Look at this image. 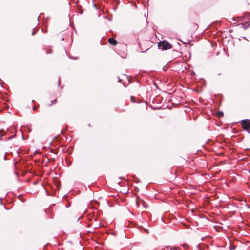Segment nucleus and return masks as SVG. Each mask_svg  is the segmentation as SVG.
<instances>
[{
	"label": "nucleus",
	"instance_id": "4468645a",
	"mask_svg": "<svg viewBox=\"0 0 250 250\" xmlns=\"http://www.w3.org/2000/svg\"><path fill=\"white\" fill-rule=\"evenodd\" d=\"M60 84H61V82H60V80H58V86H60Z\"/></svg>",
	"mask_w": 250,
	"mask_h": 250
},
{
	"label": "nucleus",
	"instance_id": "39448f33",
	"mask_svg": "<svg viewBox=\"0 0 250 250\" xmlns=\"http://www.w3.org/2000/svg\"><path fill=\"white\" fill-rule=\"evenodd\" d=\"M16 136V134H15L13 136H9L8 137V138H6L5 139H4V141H8V140H11V139L13 138L15 136Z\"/></svg>",
	"mask_w": 250,
	"mask_h": 250
},
{
	"label": "nucleus",
	"instance_id": "a211bd4d",
	"mask_svg": "<svg viewBox=\"0 0 250 250\" xmlns=\"http://www.w3.org/2000/svg\"><path fill=\"white\" fill-rule=\"evenodd\" d=\"M136 203L137 206L138 207H139V206H138V202H136Z\"/></svg>",
	"mask_w": 250,
	"mask_h": 250
},
{
	"label": "nucleus",
	"instance_id": "423d86ee",
	"mask_svg": "<svg viewBox=\"0 0 250 250\" xmlns=\"http://www.w3.org/2000/svg\"><path fill=\"white\" fill-rule=\"evenodd\" d=\"M56 102H57V100L56 99L52 101H51V103L49 104V106H51L52 104H54L56 103Z\"/></svg>",
	"mask_w": 250,
	"mask_h": 250
},
{
	"label": "nucleus",
	"instance_id": "7ed1b4c3",
	"mask_svg": "<svg viewBox=\"0 0 250 250\" xmlns=\"http://www.w3.org/2000/svg\"><path fill=\"white\" fill-rule=\"evenodd\" d=\"M250 26V17L248 19L247 21H245L242 24V27L245 29H247Z\"/></svg>",
	"mask_w": 250,
	"mask_h": 250
},
{
	"label": "nucleus",
	"instance_id": "dca6fc26",
	"mask_svg": "<svg viewBox=\"0 0 250 250\" xmlns=\"http://www.w3.org/2000/svg\"><path fill=\"white\" fill-rule=\"evenodd\" d=\"M35 34V31H33L32 33V35H34Z\"/></svg>",
	"mask_w": 250,
	"mask_h": 250
},
{
	"label": "nucleus",
	"instance_id": "f257e3e1",
	"mask_svg": "<svg viewBox=\"0 0 250 250\" xmlns=\"http://www.w3.org/2000/svg\"><path fill=\"white\" fill-rule=\"evenodd\" d=\"M158 48L162 50H167L171 49L172 45L167 41L163 40L158 43Z\"/></svg>",
	"mask_w": 250,
	"mask_h": 250
},
{
	"label": "nucleus",
	"instance_id": "6ab92c4d",
	"mask_svg": "<svg viewBox=\"0 0 250 250\" xmlns=\"http://www.w3.org/2000/svg\"><path fill=\"white\" fill-rule=\"evenodd\" d=\"M33 110H36V107H34V108H33Z\"/></svg>",
	"mask_w": 250,
	"mask_h": 250
},
{
	"label": "nucleus",
	"instance_id": "aec40b11",
	"mask_svg": "<svg viewBox=\"0 0 250 250\" xmlns=\"http://www.w3.org/2000/svg\"><path fill=\"white\" fill-rule=\"evenodd\" d=\"M121 81V79H119V81H120V82Z\"/></svg>",
	"mask_w": 250,
	"mask_h": 250
},
{
	"label": "nucleus",
	"instance_id": "ddd939ff",
	"mask_svg": "<svg viewBox=\"0 0 250 250\" xmlns=\"http://www.w3.org/2000/svg\"><path fill=\"white\" fill-rule=\"evenodd\" d=\"M219 116L220 115L223 116V113L222 112H220L219 113Z\"/></svg>",
	"mask_w": 250,
	"mask_h": 250
},
{
	"label": "nucleus",
	"instance_id": "1a4fd4ad",
	"mask_svg": "<svg viewBox=\"0 0 250 250\" xmlns=\"http://www.w3.org/2000/svg\"><path fill=\"white\" fill-rule=\"evenodd\" d=\"M144 230L146 233H149V230L148 229H146V228H144L143 229Z\"/></svg>",
	"mask_w": 250,
	"mask_h": 250
},
{
	"label": "nucleus",
	"instance_id": "f3484780",
	"mask_svg": "<svg viewBox=\"0 0 250 250\" xmlns=\"http://www.w3.org/2000/svg\"><path fill=\"white\" fill-rule=\"evenodd\" d=\"M39 18H40V17H39V16H38V17H37V21H38V22H39Z\"/></svg>",
	"mask_w": 250,
	"mask_h": 250
},
{
	"label": "nucleus",
	"instance_id": "0eeeda50",
	"mask_svg": "<svg viewBox=\"0 0 250 250\" xmlns=\"http://www.w3.org/2000/svg\"><path fill=\"white\" fill-rule=\"evenodd\" d=\"M240 17H237V16H236V17H232V18H231L232 20L234 21H237V19L238 18H240Z\"/></svg>",
	"mask_w": 250,
	"mask_h": 250
},
{
	"label": "nucleus",
	"instance_id": "20e7f679",
	"mask_svg": "<svg viewBox=\"0 0 250 250\" xmlns=\"http://www.w3.org/2000/svg\"><path fill=\"white\" fill-rule=\"evenodd\" d=\"M108 42L113 46H116L117 44V41L113 38H109L108 40Z\"/></svg>",
	"mask_w": 250,
	"mask_h": 250
},
{
	"label": "nucleus",
	"instance_id": "9b49d317",
	"mask_svg": "<svg viewBox=\"0 0 250 250\" xmlns=\"http://www.w3.org/2000/svg\"><path fill=\"white\" fill-rule=\"evenodd\" d=\"M170 250H177V248L176 247H171Z\"/></svg>",
	"mask_w": 250,
	"mask_h": 250
},
{
	"label": "nucleus",
	"instance_id": "f8f14e48",
	"mask_svg": "<svg viewBox=\"0 0 250 250\" xmlns=\"http://www.w3.org/2000/svg\"><path fill=\"white\" fill-rule=\"evenodd\" d=\"M3 132H4L3 130L0 131V138H1L2 137V136L3 135H2V133H3Z\"/></svg>",
	"mask_w": 250,
	"mask_h": 250
},
{
	"label": "nucleus",
	"instance_id": "2eb2a0df",
	"mask_svg": "<svg viewBox=\"0 0 250 250\" xmlns=\"http://www.w3.org/2000/svg\"><path fill=\"white\" fill-rule=\"evenodd\" d=\"M131 101H132V102H135V101H134V100H133V97H131Z\"/></svg>",
	"mask_w": 250,
	"mask_h": 250
},
{
	"label": "nucleus",
	"instance_id": "f03ea898",
	"mask_svg": "<svg viewBox=\"0 0 250 250\" xmlns=\"http://www.w3.org/2000/svg\"><path fill=\"white\" fill-rule=\"evenodd\" d=\"M241 122L242 127L245 130H248L250 129V123L249 119H244Z\"/></svg>",
	"mask_w": 250,
	"mask_h": 250
},
{
	"label": "nucleus",
	"instance_id": "6e6552de",
	"mask_svg": "<svg viewBox=\"0 0 250 250\" xmlns=\"http://www.w3.org/2000/svg\"><path fill=\"white\" fill-rule=\"evenodd\" d=\"M236 248L235 246L234 245H231L229 247V249L231 250H234Z\"/></svg>",
	"mask_w": 250,
	"mask_h": 250
},
{
	"label": "nucleus",
	"instance_id": "9d476101",
	"mask_svg": "<svg viewBox=\"0 0 250 250\" xmlns=\"http://www.w3.org/2000/svg\"><path fill=\"white\" fill-rule=\"evenodd\" d=\"M105 19H108L109 21H112V19L111 18H109V17L108 16H106V17H104Z\"/></svg>",
	"mask_w": 250,
	"mask_h": 250
}]
</instances>
